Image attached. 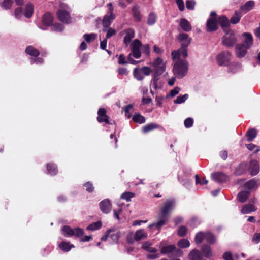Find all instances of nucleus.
Masks as SVG:
<instances>
[{
    "label": "nucleus",
    "mask_w": 260,
    "mask_h": 260,
    "mask_svg": "<svg viewBox=\"0 0 260 260\" xmlns=\"http://www.w3.org/2000/svg\"><path fill=\"white\" fill-rule=\"evenodd\" d=\"M153 67V81L156 84L159 79V77L164 73L166 70V65L163 62V60L160 57H158L152 62Z\"/></svg>",
    "instance_id": "obj_1"
},
{
    "label": "nucleus",
    "mask_w": 260,
    "mask_h": 260,
    "mask_svg": "<svg viewBox=\"0 0 260 260\" xmlns=\"http://www.w3.org/2000/svg\"><path fill=\"white\" fill-rule=\"evenodd\" d=\"M188 62L186 60L179 59L174 64L173 73L178 78H182L187 73Z\"/></svg>",
    "instance_id": "obj_2"
},
{
    "label": "nucleus",
    "mask_w": 260,
    "mask_h": 260,
    "mask_svg": "<svg viewBox=\"0 0 260 260\" xmlns=\"http://www.w3.org/2000/svg\"><path fill=\"white\" fill-rule=\"evenodd\" d=\"M224 33L225 35L222 38V44L227 48L233 47L237 42L234 32L233 30L229 29Z\"/></svg>",
    "instance_id": "obj_3"
},
{
    "label": "nucleus",
    "mask_w": 260,
    "mask_h": 260,
    "mask_svg": "<svg viewBox=\"0 0 260 260\" xmlns=\"http://www.w3.org/2000/svg\"><path fill=\"white\" fill-rule=\"evenodd\" d=\"M62 231L64 236L68 237L75 236L77 237H80L83 235L84 231L80 228H76L74 229L69 226L65 225L62 227Z\"/></svg>",
    "instance_id": "obj_4"
},
{
    "label": "nucleus",
    "mask_w": 260,
    "mask_h": 260,
    "mask_svg": "<svg viewBox=\"0 0 260 260\" xmlns=\"http://www.w3.org/2000/svg\"><path fill=\"white\" fill-rule=\"evenodd\" d=\"M232 55L229 51L221 52L216 56V61L220 66L229 65L231 59Z\"/></svg>",
    "instance_id": "obj_5"
},
{
    "label": "nucleus",
    "mask_w": 260,
    "mask_h": 260,
    "mask_svg": "<svg viewBox=\"0 0 260 260\" xmlns=\"http://www.w3.org/2000/svg\"><path fill=\"white\" fill-rule=\"evenodd\" d=\"M57 19L65 24H69L71 22V17L69 12L62 9H58L56 12Z\"/></svg>",
    "instance_id": "obj_6"
},
{
    "label": "nucleus",
    "mask_w": 260,
    "mask_h": 260,
    "mask_svg": "<svg viewBox=\"0 0 260 260\" xmlns=\"http://www.w3.org/2000/svg\"><path fill=\"white\" fill-rule=\"evenodd\" d=\"M142 46L141 42L138 39H135L132 45V54L136 59L140 58L141 56L140 48Z\"/></svg>",
    "instance_id": "obj_7"
},
{
    "label": "nucleus",
    "mask_w": 260,
    "mask_h": 260,
    "mask_svg": "<svg viewBox=\"0 0 260 260\" xmlns=\"http://www.w3.org/2000/svg\"><path fill=\"white\" fill-rule=\"evenodd\" d=\"M158 221L156 222L152 223L150 225V227L155 226L157 230H159L162 226L165 225L168 221L169 215L167 213L164 214L163 211L160 210V213L158 217Z\"/></svg>",
    "instance_id": "obj_8"
},
{
    "label": "nucleus",
    "mask_w": 260,
    "mask_h": 260,
    "mask_svg": "<svg viewBox=\"0 0 260 260\" xmlns=\"http://www.w3.org/2000/svg\"><path fill=\"white\" fill-rule=\"evenodd\" d=\"M97 121L99 123H105L106 124H112L109 121V117L107 115V110L104 108H100L98 111Z\"/></svg>",
    "instance_id": "obj_9"
},
{
    "label": "nucleus",
    "mask_w": 260,
    "mask_h": 260,
    "mask_svg": "<svg viewBox=\"0 0 260 260\" xmlns=\"http://www.w3.org/2000/svg\"><path fill=\"white\" fill-rule=\"evenodd\" d=\"M206 30L208 32H214L218 29L217 19L209 18L206 22Z\"/></svg>",
    "instance_id": "obj_10"
},
{
    "label": "nucleus",
    "mask_w": 260,
    "mask_h": 260,
    "mask_svg": "<svg viewBox=\"0 0 260 260\" xmlns=\"http://www.w3.org/2000/svg\"><path fill=\"white\" fill-rule=\"evenodd\" d=\"M212 179L218 183H224L229 180V176L223 172H216L211 174Z\"/></svg>",
    "instance_id": "obj_11"
},
{
    "label": "nucleus",
    "mask_w": 260,
    "mask_h": 260,
    "mask_svg": "<svg viewBox=\"0 0 260 260\" xmlns=\"http://www.w3.org/2000/svg\"><path fill=\"white\" fill-rule=\"evenodd\" d=\"M218 25H219L223 32L227 31L229 29H228L230 25V23L229 19L225 15H221L218 17L217 19Z\"/></svg>",
    "instance_id": "obj_12"
},
{
    "label": "nucleus",
    "mask_w": 260,
    "mask_h": 260,
    "mask_svg": "<svg viewBox=\"0 0 260 260\" xmlns=\"http://www.w3.org/2000/svg\"><path fill=\"white\" fill-rule=\"evenodd\" d=\"M177 38L181 43V47L187 48L191 41V38H189L188 35L185 33L179 34Z\"/></svg>",
    "instance_id": "obj_13"
},
{
    "label": "nucleus",
    "mask_w": 260,
    "mask_h": 260,
    "mask_svg": "<svg viewBox=\"0 0 260 260\" xmlns=\"http://www.w3.org/2000/svg\"><path fill=\"white\" fill-rule=\"evenodd\" d=\"M249 48H247L244 44H237L235 46V54L238 58H242L244 57L246 53L247 50Z\"/></svg>",
    "instance_id": "obj_14"
},
{
    "label": "nucleus",
    "mask_w": 260,
    "mask_h": 260,
    "mask_svg": "<svg viewBox=\"0 0 260 260\" xmlns=\"http://www.w3.org/2000/svg\"><path fill=\"white\" fill-rule=\"evenodd\" d=\"M247 170L251 176L257 175L259 171V166L256 160H251L249 162Z\"/></svg>",
    "instance_id": "obj_15"
},
{
    "label": "nucleus",
    "mask_w": 260,
    "mask_h": 260,
    "mask_svg": "<svg viewBox=\"0 0 260 260\" xmlns=\"http://www.w3.org/2000/svg\"><path fill=\"white\" fill-rule=\"evenodd\" d=\"M175 206V201L174 199H169L165 202L160 210L163 211L164 214L166 213L169 215L171 211L173 210Z\"/></svg>",
    "instance_id": "obj_16"
},
{
    "label": "nucleus",
    "mask_w": 260,
    "mask_h": 260,
    "mask_svg": "<svg viewBox=\"0 0 260 260\" xmlns=\"http://www.w3.org/2000/svg\"><path fill=\"white\" fill-rule=\"evenodd\" d=\"M101 211L104 214L109 213L112 208V204L109 199H105L99 203Z\"/></svg>",
    "instance_id": "obj_17"
},
{
    "label": "nucleus",
    "mask_w": 260,
    "mask_h": 260,
    "mask_svg": "<svg viewBox=\"0 0 260 260\" xmlns=\"http://www.w3.org/2000/svg\"><path fill=\"white\" fill-rule=\"evenodd\" d=\"M116 18L115 15H105L102 20L103 31L105 32L109 28L112 23V21Z\"/></svg>",
    "instance_id": "obj_18"
},
{
    "label": "nucleus",
    "mask_w": 260,
    "mask_h": 260,
    "mask_svg": "<svg viewBox=\"0 0 260 260\" xmlns=\"http://www.w3.org/2000/svg\"><path fill=\"white\" fill-rule=\"evenodd\" d=\"M123 32L125 34L123 39V43L125 46L127 47L132 39L135 37V31L133 29L129 28L125 29Z\"/></svg>",
    "instance_id": "obj_19"
},
{
    "label": "nucleus",
    "mask_w": 260,
    "mask_h": 260,
    "mask_svg": "<svg viewBox=\"0 0 260 260\" xmlns=\"http://www.w3.org/2000/svg\"><path fill=\"white\" fill-rule=\"evenodd\" d=\"M53 20L52 15L49 12H46L42 16V22L44 26H51L52 25Z\"/></svg>",
    "instance_id": "obj_20"
},
{
    "label": "nucleus",
    "mask_w": 260,
    "mask_h": 260,
    "mask_svg": "<svg viewBox=\"0 0 260 260\" xmlns=\"http://www.w3.org/2000/svg\"><path fill=\"white\" fill-rule=\"evenodd\" d=\"M255 2L252 0H250L246 2L244 5L240 7V10L246 13L253 9L255 6Z\"/></svg>",
    "instance_id": "obj_21"
},
{
    "label": "nucleus",
    "mask_w": 260,
    "mask_h": 260,
    "mask_svg": "<svg viewBox=\"0 0 260 260\" xmlns=\"http://www.w3.org/2000/svg\"><path fill=\"white\" fill-rule=\"evenodd\" d=\"M133 16L136 22H140L142 20V15L141 14L140 7L138 5H134L132 9Z\"/></svg>",
    "instance_id": "obj_22"
},
{
    "label": "nucleus",
    "mask_w": 260,
    "mask_h": 260,
    "mask_svg": "<svg viewBox=\"0 0 260 260\" xmlns=\"http://www.w3.org/2000/svg\"><path fill=\"white\" fill-rule=\"evenodd\" d=\"M247 170V165L246 162H242L237 166L235 170V174L240 176L246 173Z\"/></svg>",
    "instance_id": "obj_23"
},
{
    "label": "nucleus",
    "mask_w": 260,
    "mask_h": 260,
    "mask_svg": "<svg viewBox=\"0 0 260 260\" xmlns=\"http://www.w3.org/2000/svg\"><path fill=\"white\" fill-rule=\"evenodd\" d=\"M259 179H256V178H253V179H251L250 180H249V181H247L246 182H245L244 185H243V186L248 189V190H250L251 189H252L253 188H255V187H257L258 186V182L259 181Z\"/></svg>",
    "instance_id": "obj_24"
},
{
    "label": "nucleus",
    "mask_w": 260,
    "mask_h": 260,
    "mask_svg": "<svg viewBox=\"0 0 260 260\" xmlns=\"http://www.w3.org/2000/svg\"><path fill=\"white\" fill-rule=\"evenodd\" d=\"M110 229H113L112 232H110L109 238L113 243H117L119 238L120 237V232L117 231L115 228H112Z\"/></svg>",
    "instance_id": "obj_25"
},
{
    "label": "nucleus",
    "mask_w": 260,
    "mask_h": 260,
    "mask_svg": "<svg viewBox=\"0 0 260 260\" xmlns=\"http://www.w3.org/2000/svg\"><path fill=\"white\" fill-rule=\"evenodd\" d=\"M243 36L245 37V39L243 44L245 46H247V48H250L253 44V38L252 36L250 33L244 32L242 35Z\"/></svg>",
    "instance_id": "obj_26"
},
{
    "label": "nucleus",
    "mask_w": 260,
    "mask_h": 260,
    "mask_svg": "<svg viewBox=\"0 0 260 260\" xmlns=\"http://www.w3.org/2000/svg\"><path fill=\"white\" fill-rule=\"evenodd\" d=\"M188 258L190 260H201L202 254L199 250L193 249L189 252Z\"/></svg>",
    "instance_id": "obj_27"
},
{
    "label": "nucleus",
    "mask_w": 260,
    "mask_h": 260,
    "mask_svg": "<svg viewBox=\"0 0 260 260\" xmlns=\"http://www.w3.org/2000/svg\"><path fill=\"white\" fill-rule=\"evenodd\" d=\"M241 17L242 13L241 11H235L234 14L233 15L230 20H229L230 23L232 24H236L240 22Z\"/></svg>",
    "instance_id": "obj_28"
},
{
    "label": "nucleus",
    "mask_w": 260,
    "mask_h": 260,
    "mask_svg": "<svg viewBox=\"0 0 260 260\" xmlns=\"http://www.w3.org/2000/svg\"><path fill=\"white\" fill-rule=\"evenodd\" d=\"M25 52L27 55L35 57H38L40 55L39 51L31 45L26 48Z\"/></svg>",
    "instance_id": "obj_29"
},
{
    "label": "nucleus",
    "mask_w": 260,
    "mask_h": 260,
    "mask_svg": "<svg viewBox=\"0 0 260 260\" xmlns=\"http://www.w3.org/2000/svg\"><path fill=\"white\" fill-rule=\"evenodd\" d=\"M180 26L181 28L186 32H189L191 30V25L188 20L185 18L181 19L180 22Z\"/></svg>",
    "instance_id": "obj_30"
},
{
    "label": "nucleus",
    "mask_w": 260,
    "mask_h": 260,
    "mask_svg": "<svg viewBox=\"0 0 260 260\" xmlns=\"http://www.w3.org/2000/svg\"><path fill=\"white\" fill-rule=\"evenodd\" d=\"M46 168L47 173L50 174L51 175H55L58 172L57 166L53 163L47 164L46 165Z\"/></svg>",
    "instance_id": "obj_31"
},
{
    "label": "nucleus",
    "mask_w": 260,
    "mask_h": 260,
    "mask_svg": "<svg viewBox=\"0 0 260 260\" xmlns=\"http://www.w3.org/2000/svg\"><path fill=\"white\" fill-rule=\"evenodd\" d=\"M201 251L204 256L206 258H210L212 256V249L208 245H203L202 246Z\"/></svg>",
    "instance_id": "obj_32"
},
{
    "label": "nucleus",
    "mask_w": 260,
    "mask_h": 260,
    "mask_svg": "<svg viewBox=\"0 0 260 260\" xmlns=\"http://www.w3.org/2000/svg\"><path fill=\"white\" fill-rule=\"evenodd\" d=\"M250 193V191L249 190H244L240 192L238 194L239 201L241 203L245 202L249 197Z\"/></svg>",
    "instance_id": "obj_33"
},
{
    "label": "nucleus",
    "mask_w": 260,
    "mask_h": 260,
    "mask_svg": "<svg viewBox=\"0 0 260 260\" xmlns=\"http://www.w3.org/2000/svg\"><path fill=\"white\" fill-rule=\"evenodd\" d=\"M160 127V126L157 124H156L155 123H151L145 125L143 127L142 131L144 133H147L155 129L158 128Z\"/></svg>",
    "instance_id": "obj_34"
},
{
    "label": "nucleus",
    "mask_w": 260,
    "mask_h": 260,
    "mask_svg": "<svg viewBox=\"0 0 260 260\" xmlns=\"http://www.w3.org/2000/svg\"><path fill=\"white\" fill-rule=\"evenodd\" d=\"M256 208L254 205L251 204L244 205L241 209V212L243 214L250 213L252 211H255Z\"/></svg>",
    "instance_id": "obj_35"
},
{
    "label": "nucleus",
    "mask_w": 260,
    "mask_h": 260,
    "mask_svg": "<svg viewBox=\"0 0 260 260\" xmlns=\"http://www.w3.org/2000/svg\"><path fill=\"white\" fill-rule=\"evenodd\" d=\"M59 247L64 252H68L72 248L74 247V246L73 244H70V242L63 241L59 243Z\"/></svg>",
    "instance_id": "obj_36"
},
{
    "label": "nucleus",
    "mask_w": 260,
    "mask_h": 260,
    "mask_svg": "<svg viewBox=\"0 0 260 260\" xmlns=\"http://www.w3.org/2000/svg\"><path fill=\"white\" fill-rule=\"evenodd\" d=\"M257 136V131L255 128H251L247 131L246 136L247 137V141L251 142L253 141Z\"/></svg>",
    "instance_id": "obj_37"
},
{
    "label": "nucleus",
    "mask_w": 260,
    "mask_h": 260,
    "mask_svg": "<svg viewBox=\"0 0 260 260\" xmlns=\"http://www.w3.org/2000/svg\"><path fill=\"white\" fill-rule=\"evenodd\" d=\"M175 249V246L174 245L163 246L161 249V253L163 254H170L172 255Z\"/></svg>",
    "instance_id": "obj_38"
},
{
    "label": "nucleus",
    "mask_w": 260,
    "mask_h": 260,
    "mask_svg": "<svg viewBox=\"0 0 260 260\" xmlns=\"http://www.w3.org/2000/svg\"><path fill=\"white\" fill-rule=\"evenodd\" d=\"M205 239L210 244H214L216 240L215 236L210 232H207L205 233Z\"/></svg>",
    "instance_id": "obj_39"
},
{
    "label": "nucleus",
    "mask_w": 260,
    "mask_h": 260,
    "mask_svg": "<svg viewBox=\"0 0 260 260\" xmlns=\"http://www.w3.org/2000/svg\"><path fill=\"white\" fill-rule=\"evenodd\" d=\"M34 12V7L32 4L28 3L25 6L24 16L26 18H30L32 16Z\"/></svg>",
    "instance_id": "obj_40"
},
{
    "label": "nucleus",
    "mask_w": 260,
    "mask_h": 260,
    "mask_svg": "<svg viewBox=\"0 0 260 260\" xmlns=\"http://www.w3.org/2000/svg\"><path fill=\"white\" fill-rule=\"evenodd\" d=\"M132 119L135 122L140 124L144 123L146 121L145 117L139 113H135Z\"/></svg>",
    "instance_id": "obj_41"
},
{
    "label": "nucleus",
    "mask_w": 260,
    "mask_h": 260,
    "mask_svg": "<svg viewBox=\"0 0 260 260\" xmlns=\"http://www.w3.org/2000/svg\"><path fill=\"white\" fill-rule=\"evenodd\" d=\"M157 19V16L156 14L153 12H151L148 16L147 24L148 25H153L156 23Z\"/></svg>",
    "instance_id": "obj_42"
},
{
    "label": "nucleus",
    "mask_w": 260,
    "mask_h": 260,
    "mask_svg": "<svg viewBox=\"0 0 260 260\" xmlns=\"http://www.w3.org/2000/svg\"><path fill=\"white\" fill-rule=\"evenodd\" d=\"M146 237H147V234L144 230L137 231L134 236L135 239L137 241H139Z\"/></svg>",
    "instance_id": "obj_43"
},
{
    "label": "nucleus",
    "mask_w": 260,
    "mask_h": 260,
    "mask_svg": "<svg viewBox=\"0 0 260 260\" xmlns=\"http://www.w3.org/2000/svg\"><path fill=\"white\" fill-rule=\"evenodd\" d=\"M205 238V233L199 232L197 233L194 238V241L196 244H199L201 243Z\"/></svg>",
    "instance_id": "obj_44"
},
{
    "label": "nucleus",
    "mask_w": 260,
    "mask_h": 260,
    "mask_svg": "<svg viewBox=\"0 0 260 260\" xmlns=\"http://www.w3.org/2000/svg\"><path fill=\"white\" fill-rule=\"evenodd\" d=\"M102 226L101 221H98L92 223L87 227V230L91 231H95L100 229Z\"/></svg>",
    "instance_id": "obj_45"
},
{
    "label": "nucleus",
    "mask_w": 260,
    "mask_h": 260,
    "mask_svg": "<svg viewBox=\"0 0 260 260\" xmlns=\"http://www.w3.org/2000/svg\"><path fill=\"white\" fill-rule=\"evenodd\" d=\"M135 196V194L132 192L127 191L123 193L121 196L120 199L122 200H125L127 202H129L131 200L132 198H134Z\"/></svg>",
    "instance_id": "obj_46"
},
{
    "label": "nucleus",
    "mask_w": 260,
    "mask_h": 260,
    "mask_svg": "<svg viewBox=\"0 0 260 260\" xmlns=\"http://www.w3.org/2000/svg\"><path fill=\"white\" fill-rule=\"evenodd\" d=\"M134 77L139 81H141L144 78V76L142 75V72L138 68H136L133 71Z\"/></svg>",
    "instance_id": "obj_47"
},
{
    "label": "nucleus",
    "mask_w": 260,
    "mask_h": 260,
    "mask_svg": "<svg viewBox=\"0 0 260 260\" xmlns=\"http://www.w3.org/2000/svg\"><path fill=\"white\" fill-rule=\"evenodd\" d=\"M96 35L94 33L85 34L83 35V38L87 43L93 41L96 39Z\"/></svg>",
    "instance_id": "obj_48"
},
{
    "label": "nucleus",
    "mask_w": 260,
    "mask_h": 260,
    "mask_svg": "<svg viewBox=\"0 0 260 260\" xmlns=\"http://www.w3.org/2000/svg\"><path fill=\"white\" fill-rule=\"evenodd\" d=\"M177 245L179 247L184 248L189 246L190 242L187 239H182L178 242Z\"/></svg>",
    "instance_id": "obj_49"
},
{
    "label": "nucleus",
    "mask_w": 260,
    "mask_h": 260,
    "mask_svg": "<svg viewBox=\"0 0 260 260\" xmlns=\"http://www.w3.org/2000/svg\"><path fill=\"white\" fill-rule=\"evenodd\" d=\"M188 98V95L185 94L184 95H180L174 100L175 104H180L184 103Z\"/></svg>",
    "instance_id": "obj_50"
},
{
    "label": "nucleus",
    "mask_w": 260,
    "mask_h": 260,
    "mask_svg": "<svg viewBox=\"0 0 260 260\" xmlns=\"http://www.w3.org/2000/svg\"><path fill=\"white\" fill-rule=\"evenodd\" d=\"M139 69L143 76H149L152 71L151 68L147 66H144Z\"/></svg>",
    "instance_id": "obj_51"
},
{
    "label": "nucleus",
    "mask_w": 260,
    "mask_h": 260,
    "mask_svg": "<svg viewBox=\"0 0 260 260\" xmlns=\"http://www.w3.org/2000/svg\"><path fill=\"white\" fill-rule=\"evenodd\" d=\"M52 27L51 29L55 31H59L60 32L62 31L64 29V26L61 23H55L53 25H52Z\"/></svg>",
    "instance_id": "obj_52"
},
{
    "label": "nucleus",
    "mask_w": 260,
    "mask_h": 260,
    "mask_svg": "<svg viewBox=\"0 0 260 260\" xmlns=\"http://www.w3.org/2000/svg\"><path fill=\"white\" fill-rule=\"evenodd\" d=\"M246 148L248 150H249L250 151H254L255 153H257L260 151L259 147H258L257 145L253 144L252 143L246 144Z\"/></svg>",
    "instance_id": "obj_53"
},
{
    "label": "nucleus",
    "mask_w": 260,
    "mask_h": 260,
    "mask_svg": "<svg viewBox=\"0 0 260 260\" xmlns=\"http://www.w3.org/2000/svg\"><path fill=\"white\" fill-rule=\"evenodd\" d=\"M83 186L85 188L86 190L89 193L92 192L94 190V188L93 185L90 181H88L84 183Z\"/></svg>",
    "instance_id": "obj_54"
},
{
    "label": "nucleus",
    "mask_w": 260,
    "mask_h": 260,
    "mask_svg": "<svg viewBox=\"0 0 260 260\" xmlns=\"http://www.w3.org/2000/svg\"><path fill=\"white\" fill-rule=\"evenodd\" d=\"M108 28V29H107V30H106V31H107V34L106 35V39H109L111 37L115 36L116 34V31L115 29H114L112 27H109Z\"/></svg>",
    "instance_id": "obj_55"
},
{
    "label": "nucleus",
    "mask_w": 260,
    "mask_h": 260,
    "mask_svg": "<svg viewBox=\"0 0 260 260\" xmlns=\"http://www.w3.org/2000/svg\"><path fill=\"white\" fill-rule=\"evenodd\" d=\"M187 232V229L185 226H181L178 230V235L180 237L184 236Z\"/></svg>",
    "instance_id": "obj_56"
},
{
    "label": "nucleus",
    "mask_w": 260,
    "mask_h": 260,
    "mask_svg": "<svg viewBox=\"0 0 260 260\" xmlns=\"http://www.w3.org/2000/svg\"><path fill=\"white\" fill-rule=\"evenodd\" d=\"M12 0H4L2 4V7L5 9H9L12 7Z\"/></svg>",
    "instance_id": "obj_57"
},
{
    "label": "nucleus",
    "mask_w": 260,
    "mask_h": 260,
    "mask_svg": "<svg viewBox=\"0 0 260 260\" xmlns=\"http://www.w3.org/2000/svg\"><path fill=\"white\" fill-rule=\"evenodd\" d=\"M196 178V184H200L201 185H205L207 184L208 182V181L205 178H202L201 179L198 175H196L195 176Z\"/></svg>",
    "instance_id": "obj_58"
},
{
    "label": "nucleus",
    "mask_w": 260,
    "mask_h": 260,
    "mask_svg": "<svg viewBox=\"0 0 260 260\" xmlns=\"http://www.w3.org/2000/svg\"><path fill=\"white\" fill-rule=\"evenodd\" d=\"M193 119L192 118H187L184 120V126L186 128H190L192 126L193 124Z\"/></svg>",
    "instance_id": "obj_59"
},
{
    "label": "nucleus",
    "mask_w": 260,
    "mask_h": 260,
    "mask_svg": "<svg viewBox=\"0 0 260 260\" xmlns=\"http://www.w3.org/2000/svg\"><path fill=\"white\" fill-rule=\"evenodd\" d=\"M180 55H182L185 58L188 56L187 48L180 47L179 49Z\"/></svg>",
    "instance_id": "obj_60"
},
{
    "label": "nucleus",
    "mask_w": 260,
    "mask_h": 260,
    "mask_svg": "<svg viewBox=\"0 0 260 260\" xmlns=\"http://www.w3.org/2000/svg\"><path fill=\"white\" fill-rule=\"evenodd\" d=\"M142 52L144 54L146 55L147 56H149L150 54V46L149 44H145L142 45Z\"/></svg>",
    "instance_id": "obj_61"
},
{
    "label": "nucleus",
    "mask_w": 260,
    "mask_h": 260,
    "mask_svg": "<svg viewBox=\"0 0 260 260\" xmlns=\"http://www.w3.org/2000/svg\"><path fill=\"white\" fill-rule=\"evenodd\" d=\"M176 4L178 6V9L180 11H183L184 10V4L183 0H176Z\"/></svg>",
    "instance_id": "obj_62"
},
{
    "label": "nucleus",
    "mask_w": 260,
    "mask_h": 260,
    "mask_svg": "<svg viewBox=\"0 0 260 260\" xmlns=\"http://www.w3.org/2000/svg\"><path fill=\"white\" fill-rule=\"evenodd\" d=\"M118 62L119 64H125L127 63V62L125 60V58L123 54H120Z\"/></svg>",
    "instance_id": "obj_63"
},
{
    "label": "nucleus",
    "mask_w": 260,
    "mask_h": 260,
    "mask_svg": "<svg viewBox=\"0 0 260 260\" xmlns=\"http://www.w3.org/2000/svg\"><path fill=\"white\" fill-rule=\"evenodd\" d=\"M223 258L225 260H234L230 252H225L223 254Z\"/></svg>",
    "instance_id": "obj_64"
}]
</instances>
